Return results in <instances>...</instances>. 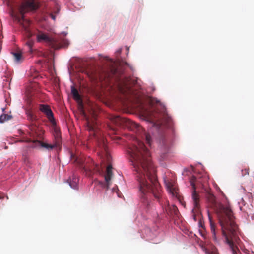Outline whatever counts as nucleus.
Wrapping results in <instances>:
<instances>
[{"instance_id": "4be33fe9", "label": "nucleus", "mask_w": 254, "mask_h": 254, "mask_svg": "<svg viewBox=\"0 0 254 254\" xmlns=\"http://www.w3.org/2000/svg\"><path fill=\"white\" fill-rule=\"evenodd\" d=\"M60 46L63 47H66L69 46V41L65 39L64 38L59 42Z\"/></svg>"}, {"instance_id": "9b49d317", "label": "nucleus", "mask_w": 254, "mask_h": 254, "mask_svg": "<svg viewBox=\"0 0 254 254\" xmlns=\"http://www.w3.org/2000/svg\"><path fill=\"white\" fill-rule=\"evenodd\" d=\"M208 217L210 223V230L212 236L213 241L217 243L220 242L221 238L220 237L219 232L217 229L215 223L213 222L212 217L210 216V214L208 213Z\"/></svg>"}, {"instance_id": "393cba45", "label": "nucleus", "mask_w": 254, "mask_h": 254, "mask_svg": "<svg viewBox=\"0 0 254 254\" xmlns=\"http://www.w3.org/2000/svg\"><path fill=\"white\" fill-rule=\"evenodd\" d=\"M249 168H246L245 169H243L242 170L241 172H242V175L243 176H244L246 175H249Z\"/></svg>"}, {"instance_id": "c85d7f7f", "label": "nucleus", "mask_w": 254, "mask_h": 254, "mask_svg": "<svg viewBox=\"0 0 254 254\" xmlns=\"http://www.w3.org/2000/svg\"><path fill=\"white\" fill-rule=\"evenodd\" d=\"M162 143L163 144H165V137H162Z\"/></svg>"}, {"instance_id": "9d476101", "label": "nucleus", "mask_w": 254, "mask_h": 254, "mask_svg": "<svg viewBox=\"0 0 254 254\" xmlns=\"http://www.w3.org/2000/svg\"><path fill=\"white\" fill-rule=\"evenodd\" d=\"M39 110L46 116L51 124L53 126H55L56 125V121L50 106L48 105L40 104L39 106Z\"/></svg>"}, {"instance_id": "cd10ccee", "label": "nucleus", "mask_w": 254, "mask_h": 254, "mask_svg": "<svg viewBox=\"0 0 254 254\" xmlns=\"http://www.w3.org/2000/svg\"><path fill=\"white\" fill-rule=\"evenodd\" d=\"M130 82H131V81L130 80H128V82H129V83H125L124 86H125V88H126L127 89L129 88V84H130Z\"/></svg>"}, {"instance_id": "c9c22d12", "label": "nucleus", "mask_w": 254, "mask_h": 254, "mask_svg": "<svg viewBox=\"0 0 254 254\" xmlns=\"http://www.w3.org/2000/svg\"><path fill=\"white\" fill-rule=\"evenodd\" d=\"M118 52L119 53H120V52H121V50H118Z\"/></svg>"}, {"instance_id": "f03ea898", "label": "nucleus", "mask_w": 254, "mask_h": 254, "mask_svg": "<svg viewBox=\"0 0 254 254\" xmlns=\"http://www.w3.org/2000/svg\"><path fill=\"white\" fill-rule=\"evenodd\" d=\"M207 200L216 207L219 223L221 227V233L225 238V243L229 246L232 254L241 253L237 245L240 241L237 235L238 227L234 221V216L229 206L216 204L215 197L209 190H206Z\"/></svg>"}, {"instance_id": "a878e982", "label": "nucleus", "mask_w": 254, "mask_h": 254, "mask_svg": "<svg viewBox=\"0 0 254 254\" xmlns=\"http://www.w3.org/2000/svg\"><path fill=\"white\" fill-rule=\"evenodd\" d=\"M209 254H219V253L217 249L214 248Z\"/></svg>"}, {"instance_id": "0eeeda50", "label": "nucleus", "mask_w": 254, "mask_h": 254, "mask_svg": "<svg viewBox=\"0 0 254 254\" xmlns=\"http://www.w3.org/2000/svg\"><path fill=\"white\" fill-rule=\"evenodd\" d=\"M75 161L86 172L92 173L94 172H100V167L95 164L92 159L88 158L85 161L81 157H76Z\"/></svg>"}, {"instance_id": "f257e3e1", "label": "nucleus", "mask_w": 254, "mask_h": 254, "mask_svg": "<svg viewBox=\"0 0 254 254\" xmlns=\"http://www.w3.org/2000/svg\"><path fill=\"white\" fill-rule=\"evenodd\" d=\"M128 151L134 171L136 172L140 200L144 205L148 206L149 193H152L155 198L159 199L161 191L155 169L151 162L150 153L139 138H135Z\"/></svg>"}, {"instance_id": "e433bc0d", "label": "nucleus", "mask_w": 254, "mask_h": 254, "mask_svg": "<svg viewBox=\"0 0 254 254\" xmlns=\"http://www.w3.org/2000/svg\"><path fill=\"white\" fill-rule=\"evenodd\" d=\"M71 157H73H73H74L73 156V155H71Z\"/></svg>"}, {"instance_id": "f704fd0d", "label": "nucleus", "mask_w": 254, "mask_h": 254, "mask_svg": "<svg viewBox=\"0 0 254 254\" xmlns=\"http://www.w3.org/2000/svg\"><path fill=\"white\" fill-rule=\"evenodd\" d=\"M121 92H122L123 93H124V91L123 90V89H121Z\"/></svg>"}, {"instance_id": "7c9ffc66", "label": "nucleus", "mask_w": 254, "mask_h": 254, "mask_svg": "<svg viewBox=\"0 0 254 254\" xmlns=\"http://www.w3.org/2000/svg\"><path fill=\"white\" fill-rule=\"evenodd\" d=\"M31 50V52H35L36 51V49H30Z\"/></svg>"}, {"instance_id": "58836bf2", "label": "nucleus", "mask_w": 254, "mask_h": 254, "mask_svg": "<svg viewBox=\"0 0 254 254\" xmlns=\"http://www.w3.org/2000/svg\"><path fill=\"white\" fill-rule=\"evenodd\" d=\"M127 51L128 52V51H129V48H127Z\"/></svg>"}, {"instance_id": "ddd939ff", "label": "nucleus", "mask_w": 254, "mask_h": 254, "mask_svg": "<svg viewBox=\"0 0 254 254\" xmlns=\"http://www.w3.org/2000/svg\"><path fill=\"white\" fill-rule=\"evenodd\" d=\"M164 209L168 214L172 217H179V211L175 205L170 206L167 200H164Z\"/></svg>"}, {"instance_id": "423d86ee", "label": "nucleus", "mask_w": 254, "mask_h": 254, "mask_svg": "<svg viewBox=\"0 0 254 254\" xmlns=\"http://www.w3.org/2000/svg\"><path fill=\"white\" fill-rule=\"evenodd\" d=\"M87 128L89 131L91 132L96 139L98 147L102 151H107L106 140L103 136L99 133L96 128V125L92 124L89 121H87Z\"/></svg>"}, {"instance_id": "c756f323", "label": "nucleus", "mask_w": 254, "mask_h": 254, "mask_svg": "<svg viewBox=\"0 0 254 254\" xmlns=\"http://www.w3.org/2000/svg\"><path fill=\"white\" fill-rule=\"evenodd\" d=\"M51 18H52L53 19H54V20H55V18H56V17H55V15H54L53 14H51Z\"/></svg>"}, {"instance_id": "2eb2a0df", "label": "nucleus", "mask_w": 254, "mask_h": 254, "mask_svg": "<svg viewBox=\"0 0 254 254\" xmlns=\"http://www.w3.org/2000/svg\"><path fill=\"white\" fill-rule=\"evenodd\" d=\"M167 189L169 192L172 194L173 197L178 198V190L176 188L173 184L171 183H168L167 185Z\"/></svg>"}, {"instance_id": "a211bd4d", "label": "nucleus", "mask_w": 254, "mask_h": 254, "mask_svg": "<svg viewBox=\"0 0 254 254\" xmlns=\"http://www.w3.org/2000/svg\"><path fill=\"white\" fill-rule=\"evenodd\" d=\"M54 140L57 142V144H60L61 145V135L60 131L58 128L55 127L54 128Z\"/></svg>"}, {"instance_id": "2f4dec72", "label": "nucleus", "mask_w": 254, "mask_h": 254, "mask_svg": "<svg viewBox=\"0 0 254 254\" xmlns=\"http://www.w3.org/2000/svg\"><path fill=\"white\" fill-rule=\"evenodd\" d=\"M156 127L159 128L161 127V126L160 125H157Z\"/></svg>"}, {"instance_id": "7ed1b4c3", "label": "nucleus", "mask_w": 254, "mask_h": 254, "mask_svg": "<svg viewBox=\"0 0 254 254\" xmlns=\"http://www.w3.org/2000/svg\"><path fill=\"white\" fill-rule=\"evenodd\" d=\"M39 7L38 2L35 0H19L15 6L11 8V16L22 26L26 36L28 38L26 43L30 48L34 43V41L30 39L32 36L30 28V22L24 18V15L29 11L36 10Z\"/></svg>"}, {"instance_id": "aec40b11", "label": "nucleus", "mask_w": 254, "mask_h": 254, "mask_svg": "<svg viewBox=\"0 0 254 254\" xmlns=\"http://www.w3.org/2000/svg\"><path fill=\"white\" fill-rule=\"evenodd\" d=\"M12 118L11 115L6 114H2L0 116V123H3L11 119Z\"/></svg>"}, {"instance_id": "4468645a", "label": "nucleus", "mask_w": 254, "mask_h": 254, "mask_svg": "<svg viewBox=\"0 0 254 254\" xmlns=\"http://www.w3.org/2000/svg\"><path fill=\"white\" fill-rule=\"evenodd\" d=\"M14 61L16 63H21L24 59L22 52L19 49H15L11 52Z\"/></svg>"}, {"instance_id": "473e14b6", "label": "nucleus", "mask_w": 254, "mask_h": 254, "mask_svg": "<svg viewBox=\"0 0 254 254\" xmlns=\"http://www.w3.org/2000/svg\"><path fill=\"white\" fill-rule=\"evenodd\" d=\"M132 82H133V84H135L137 82V81L133 80Z\"/></svg>"}, {"instance_id": "39448f33", "label": "nucleus", "mask_w": 254, "mask_h": 254, "mask_svg": "<svg viewBox=\"0 0 254 254\" xmlns=\"http://www.w3.org/2000/svg\"><path fill=\"white\" fill-rule=\"evenodd\" d=\"M196 178L194 176H192L190 179V182L193 188L192 193V199L193 200L194 207L192 210V216L195 221H197V216H199L200 213L199 200L200 197L199 194L196 191V187L195 182Z\"/></svg>"}, {"instance_id": "f8f14e48", "label": "nucleus", "mask_w": 254, "mask_h": 254, "mask_svg": "<svg viewBox=\"0 0 254 254\" xmlns=\"http://www.w3.org/2000/svg\"><path fill=\"white\" fill-rule=\"evenodd\" d=\"M112 176V166L111 165H109L107 167L106 173L104 175L105 182L101 183V187L105 189L106 190H107L111 185V181Z\"/></svg>"}, {"instance_id": "b1692460", "label": "nucleus", "mask_w": 254, "mask_h": 254, "mask_svg": "<svg viewBox=\"0 0 254 254\" xmlns=\"http://www.w3.org/2000/svg\"><path fill=\"white\" fill-rule=\"evenodd\" d=\"M23 161H24V163L25 164V165L27 166H29L30 164H31L30 160L29 158L27 156H25L24 157Z\"/></svg>"}, {"instance_id": "72a5a7b5", "label": "nucleus", "mask_w": 254, "mask_h": 254, "mask_svg": "<svg viewBox=\"0 0 254 254\" xmlns=\"http://www.w3.org/2000/svg\"><path fill=\"white\" fill-rule=\"evenodd\" d=\"M3 195H0V199H3Z\"/></svg>"}, {"instance_id": "6ab92c4d", "label": "nucleus", "mask_w": 254, "mask_h": 254, "mask_svg": "<svg viewBox=\"0 0 254 254\" xmlns=\"http://www.w3.org/2000/svg\"><path fill=\"white\" fill-rule=\"evenodd\" d=\"M68 183L71 188L76 189L78 187V179L74 176L72 178H70L68 180Z\"/></svg>"}, {"instance_id": "412c9836", "label": "nucleus", "mask_w": 254, "mask_h": 254, "mask_svg": "<svg viewBox=\"0 0 254 254\" xmlns=\"http://www.w3.org/2000/svg\"><path fill=\"white\" fill-rule=\"evenodd\" d=\"M71 93L75 100L77 101H80L81 100L80 96L76 88L72 87L71 89Z\"/></svg>"}, {"instance_id": "bb28decb", "label": "nucleus", "mask_w": 254, "mask_h": 254, "mask_svg": "<svg viewBox=\"0 0 254 254\" xmlns=\"http://www.w3.org/2000/svg\"><path fill=\"white\" fill-rule=\"evenodd\" d=\"M108 128H109V129H110L111 130H112V131H113L114 132L115 131L116 128L114 127L111 126L110 125H108Z\"/></svg>"}, {"instance_id": "ea45409f", "label": "nucleus", "mask_w": 254, "mask_h": 254, "mask_svg": "<svg viewBox=\"0 0 254 254\" xmlns=\"http://www.w3.org/2000/svg\"><path fill=\"white\" fill-rule=\"evenodd\" d=\"M58 48H60V47H58Z\"/></svg>"}, {"instance_id": "dca6fc26", "label": "nucleus", "mask_w": 254, "mask_h": 254, "mask_svg": "<svg viewBox=\"0 0 254 254\" xmlns=\"http://www.w3.org/2000/svg\"><path fill=\"white\" fill-rule=\"evenodd\" d=\"M39 56H42L47 59H51L53 56V52L49 49H44V50L37 51Z\"/></svg>"}, {"instance_id": "20e7f679", "label": "nucleus", "mask_w": 254, "mask_h": 254, "mask_svg": "<svg viewBox=\"0 0 254 254\" xmlns=\"http://www.w3.org/2000/svg\"><path fill=\"white\" fill-rule=\"evenodd\" d=\"M109 119L112 123L117 126H122L125 123L130 124V127H132V129H136L137 131L139 132L138 135V138L145 140L146 143L149 146H151L152 139L150 134L147 133L138 124L130 120H128L126 118H121L119 116L110 115Z\"/></svg>"}, {"instance_id": "4c0bfd02", "label": "nucleus", "mask_w": 254, "mask_h": 254, "mask_svg": "<svg viewBox=\"0 0 254 254\" xmlns=\"http://www.w3.org/2000/svg\"><path fill=\"white\" fill-rule=\"evenodd\" d=\"M118 197H120V196L119 195V194L118 193Z\"/></svg>"}, {"instance_id": "5701e85b", "label": "nucleus", "mask_w": 254, "mask_h": 254, "mask_svg": "<svg viewBox=\"0 0 254 254\" xmlns=\"http://www.w3.org/2000/svg\"><path fill=\"white\" fill-rule=\"evenodd\" d=\"M27 117L28 120L31 121H34L37 120V117L34 116L31 112L28 111L27 112Z\"/></svg>"}, {"instance_id": "1a4fd4ad", "label": "nucleus", "mask_w": 254, "mask_h": 254, "mask_svg": "<svg viewBox=\"0 0 254 254\" xmlns=\"http://www.w3.org/2000/svg\"><path fill=\"white\" fill-rule=\"evenodd\" d=\"M27 142H31L32 143V147H42L46 148L47 150H52L55 148H57L60 146V144H57V142L55 140L53 144H48L46 143L42 142L38 140H31V139H29L26 141Z\"/></svg>"}, {"instance_id": "f3484780", "label": "nucleus", "mask_w": 254, "mask_h": 254, "mask_svg": "<svg viewBox=\"0 0 254 254\" xmlns=\"http://www.w3.org/2000/svg\"><path fill=\"white\" fill-rule=\"evenodd\" d=\"M29 128L31 130V133L33 134V135L37 136L39 139L41 138L40 136L41 134V132H40V131L41 130L36 125L32 124L29 127Z\"/></svg>"}, {"instance_id": "6e6552de", "label": "nucleus", "mask_w": 254, "mask_h": 254, "mask_svg": "<svg viewBox=\"0 0 254 254\" xmlns=\"http://www.w3.org/2000/svg\"><path fill=\"white\" fill-rule=\"evenodd\" d=\"M36 39L38 42L45 43L49 45L54 46L57 44V41L49 34L40 32L36 35Z\"/></svg>"}]
</instances>
